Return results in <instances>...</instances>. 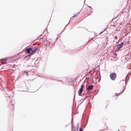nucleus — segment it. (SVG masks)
Returning a JSON list of instances; mask_svg holds the SVG:
<instances>
[{
    "mask_svg": "<svg viewBox=\"0 0 131 131\" xmlns=\"http://www.w3.org/2000/svg\"><path fill=\"white\" fill-rule=\"evenodd\" d=\"M10 60L9 58H5L2 59L1 60V61H5V60Z\"/></svg>",
    "mask_w": 131,
    "mask_h": 131,
    "instance_id": "1a4fd4ad",
    "label": "nucleus"
},
{
    "mask_svg": "<svg viewBox=\"0 0 131 131\" xmlns=\"http://www.w3.org/2000/svg\"><path fill=\"white\" fill-rule=\"evenodd\" d=\"M32 50V48H27L26 49V51L28 53H30L31 51Z\"/></svg>",
    "mask_w": 131,
    "mask_h": 131,
    "instance_id": "39448f33",
    "label": "nucleus"
},
{
    "mask_svg": "<svg viewBox=\"0 0 131 131\" xmlns=\"http://www.w3.org/2000/svg\"><path fill=\"white\" fill-rule=\"evenodd\" d=\"M37 49V48L36 47H34L33 48H32V50H31V53L28 56L31 54H34L35 52L36 51Z\"/></svg>",
    "mask_w": 131,
    "mask_h": 131,
    "instance_id": "f03ea898",
    "label": "nucleus"
},
{
    "mask_svg": "<svg viewBox=\"0 0 131 131\" xmlns=\"http://www.w3.org/2000/svg\"><path fill=\"white\" fill-rule=\"evenodd\" d=\"M10 62V60H5L2 62V63L3 64H5L6 63H8Z\"/></svg>",
    "mask_w": 131,
    "mask_h": 131,
    "instance_id": "0eeeda50",
    "label": "nucleus"
},
{
    "mask_svg": "<svg viewBox=\"0 0 131 131\" xmlns=\"http://www.w3.org/2000/svg\"><path fill=\"white\" fill-rule=\"evenodd\" d=\"M118 131H119V129H118Z\"/></svg>",
    "mask_w": 131,
    "mask_h": 131,
    "instance_id": "dca6fc26",
    "label": "nucleus"
},
{
    "mask_svg": "<svg viewBox=\"0 0 131 131\" xmlns=\"http://www.w3.org/2000/svg\"><path fill=\"white\" fill-rule=\"evenodd\" d=\"M79 131H83V130H82V129L81 127L80 128Z\"/></svg>",
    "mask_w": 131,
    "mask_h": 131,
    "instance_id": "9b49d317",
    "label": "nucleus"
},
{
    "mask_svg": "<svg viewBox=\"0 0 131 131\" xmlns=\"http://www.w3.org/2000/svg\"><path fill=\"white\" fill-rule=\"evenodd\" d=\"M123 42H122L120 44H119L117 45V48L118 50H119L123 46Z\"/></svg>",
    "mask_w": 131,
    "mask_h": 131,
    "instance_id": "20e7f679",
    "label": "nucleus"
},
{
    "mask_svg": "<svg viewBox=\"0 0 131 131\" xmlns=\"http://www.w3.org/2000/svg\"><path fill=\"white\" fill-rule=\"evenodd\" d=\"M26 74L27 75V76H28L29 75L28 74L27 72H26Z\"/></svg>",
    "mask_w": 131,
    "mask_h": 131,
    "instance_id": "f8f14e48",
    "label": "nucleus"
},
{
    "mask_svg": "<svg viewBox=\"0 0 131 131\" xmlns=\"http://www.w3.org/2000/svg\"><path fill=\"white\" fill-rule=\"evenodd\" d=\"M77 79H76L75 80H76Z\"/></svg>",
    "mask_w": 131,
    "mask_h": 131,
    "instance_id": "f3484780",
    "label": "nucleus"
},
{
    "mask_svg": "<svg viewBox=\"0 0 131 131\" xmlns=\"http://www.w3.org/2000/svg\"><path fill=\"white\" fill-rule=\"evenodd\" d=\"M117 36H116L115 37V39H117Z\"/></svg>",
    "mask_w": 131,
    "mask_h": 131,
    "instance_id": "ddd939ff",
    "label": "nucleus"
},
{
    "mask_svg": "<svg viewBox=\"0 0 131 131\" xmlns=\"http://www.w3.org/2000/svg\"><path fill=\"white\" fill-rule=\"evenodd\" d=\"M78 127H75V128L74 131H78Z\"/></svg>",
    "mask_w": 131,
    "mask_h": 131,
    "instance_id": "9d476101",
    "label": "nucleus"
},
{
    "mask_svg": "<svg viewBox=\"0 0 131 131\" xmlns=\"http://www.w3.org/2000/svg\"><path fill=\"white\" fill-rule=\"evenodd\" d=\"M81 10H80L79 12L78 13V14H75L71 18V19H73V18L77 16L78 14L81 12Z\"/></svg>",
    "mask_w": 131,
    "mask_h": 131,
    "instance_id": "6e6552de",
    "label": "nucleus"
},
{
    "mask_svg": "<svg viewBox=\"0 0 131 131\" xmlns=\"http://www.w3.org/2000/svg\"><path fill=\"white\" fill-rule=\"evenodd\" d=\"M111 79L113 80H115L117 77V74L115 72H113L110 74Z\"/></svg>",
    "mask_w": 131,
    "mask_h": 131,
    "instance_id": "f257e3e1",
    "label": "nucleus"
},
{
    "mask_svg": "<svg viewBox=\"0 0 131 131\" xmlns=\"http://www.w3.org/2000/svg\"><path fill=\"white\" fill-rule=\"evenodd\" d=\"M125 80H123V81L124 82V83H125Z\"/></svg>",
    "mask_w": 131,
    "mask_h": 131,
    "instance_id": "4468645a",
    "label": "nucleus"
},
{
    "mask_svg": "<svg viewBox=\"0 0 131 131\" xmlns=\"http://www.w3.org/2000/svg\"><path fill=\"white\" fill-rule=\"evenodd\" d=\"M93 87V85H90L87 88L86 90L88 91H89L90 90L92 89Z\"/></svg>",
    "mask_w": 131,
    "mask_h": 131,
    "instance_id": "423d86ee",
    "label": "nucleus"
},
{
    "mask_svg": "<svg viewBox=\"0 0 131 131\" xmlns=\"http://www.w3.org/2000/svg\"><path fill=\"white\" fill-rule=\"evenodd\" d=\"M84 86L83 85H81L80 89L78 91V93L80 95H81L83 90V88Z\"/></svg>",
    "mask_w": 131,
    "mask_h": 131,
    "instance_id": "7ed1b4c3",
    "label": "nucleus"
},
{
    "mask_svg": "<svg viewBox=\"0 0 131 131\" xmlns=\"http://www.w3.org/2000/svg\"><path fill=\"white\" fill-rule=\"evenodd\" d=\"M116 95H118V94L117 93H116Z\"/></svg>",
    "mask_w": 131,
    "mask_h": 131,
    "instance_id": "2eb2a0df",
    "label": "nucleus"
}]
</instances>
